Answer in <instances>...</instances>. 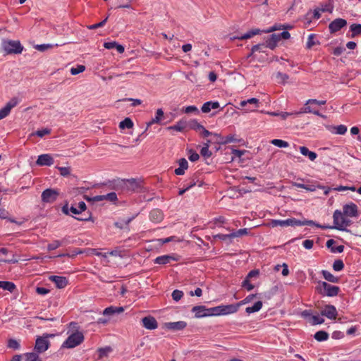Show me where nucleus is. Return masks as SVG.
Listing matches in <instances>:
<instances>
[{
	"label": "nucleus",
	"mask_w": 361,
	"mask_h": 361,
	"mask_svg": "<svg viewBox=\"0 0 361 361\" xmlns=\"http://www.w3.org/2000/svg\"><path fill=\"white\" fill-rule=\"evenodd\" d=\"M279 41V36L274 33L270 35V37L266 40L265 44L267 48L273 50L276 48Z\"/></svg>",
	"instance_id": "obj_24"
},
{
	"label": "nucleus",
	"mask_w": 361,
	"mask_h": 361,
	"mask_svg": "<svg viewBox=\"0 0 361 361\" xmlns=\"http://www.w3.org/2000/svg\"><path fill=\"white\" fill-rule=\"evenodd\" d=\"M184 112L185 114H191V113L197 114L199 112V110L195 106H188L185 108Z\"/></svg>",
	"instance_id": "obj_62"
},
{
	"label": "nucleus",
	"mask_w": 361,
	"mask_h": 361,
	"mask_svg": "<svg viewBox=\"0 0 361 361\" xmlns=\"http://www.w3.org/2000/svg\"><path fill=\"white\" fill-rule=\"evenodd\" d=\"M266 48H267V47L266 46V44H258L254 45L251 49V54H253L255 52H257V51L264 53V52H265L264 49H266Z\"/></svg>",
	"instance_id": "obj_48"
},
{
	"label": "nucleus",
	"mask_w": 361,
	"mask_h": 361,
	"mask_svg": "<svg viewBox=\"0 0 361 361\" xmlns=\"http://www.w3.org/2000/svg\"><path fill=\"white\" fill-rule=\"evenodd\" d=\"M322 275L326 280L330 282H335L338 280L336 276H334L332 274L326 270L322 271Z\"/></svg>",
	"instance_id": "obj_49"
},
{
	"label": "nucleus",
	"mask_w": 361,
	"mask_h": 361,
	"mask_svg": "<svg viewBox=\"0 0 361 361\" xmlns=\"http://www.w3.org/2000/svg\"><path fill=\"white\" fill-rule=\"evenodd\" d=\"M36 164L38 166H50L54 164V159L51 154H43L38 156V158L36 161Z\"/></svg>",
	"instance_id": "obj_20"
},
{
	"label": "nucleus",
	"mask_w": 361,
	"mask_h": 361,
	"mask_svg": "<svg viewBox=\"0 0 361 361\" xmlns=\"http://www.w3.org/2000/svg\"><path fill=\"white\" fill-rule=\"evenodd\" d=\"M347 25V21L343 18H336L329 25V29L331 33H335L341 28Z\"/></svg>",
	"instance_id": "obj_15"
},
{
	"label": "nucleus",
	"mask_w": 361,
	"mask_h": 361,
	"mask_svg": "<svg viewBox=\"0 0 361 361\" xmlns=\"http://www.w3.org/2000/svg\"><path fill=\"white\" fill-rule=\"evenodd\" d=\"M85 70V66H83V65H78L75 68L73 67V68H71V73L73 75H78V74H79L80 73H82Z\"/></svg>",
	"instance_id": "obj_52"
},
{
	"label": "nucleus",
	"mask_w": 361,
	"mask_h": 361,
	"mask_svg": "<svg viewBox=\"0 0 361 361\" xmlns=\"http://www.w3.org/2000/svg\"><path fill=\"white\" fill-rule=\"evenodd\" d=\"M93 200L96 202L107 200L111 202H115L118 200V198H117V195L116 194V192H109L106 195H96L93 197Z\"/></svg>",
	"instance_id": "obj_22"
},
{
	"label": "nucleus",
	"mask_w": 361,
	"mask_h": 361,
	"mask_svg": "<svg viewBox=\"0 0 361 361\" xmlns=\"http://www.w3.org/2000/svg\"><path fill=\"white\" fill-rule=\"evenodd\" d=\"M280 29L281 28L279 27H277L276 25L271 27L270 28H269L267 30H261L258 28H255V29H252V30L248 31L247 32H246L245 34H244L241 36L234 37L233 38L243 40V39H250V38L252 37L253 36L261 34L262 32H274L275 30H280Z\"/></svg>",
	"instance_id": "obj_8"
},
{
	"label": "nucleus",
	"mask_w": 361,
	"mask_h": 361,
	"mask_svg": "<svg viewBox=\"0 0 361 361\" xmlns=\"http://www.w3.org/2000/svg\"><path fill=\"white\" fill-rule=\"evenodd\" d=\"M297 226H314L317 228H321L322 229H327V228H329L328 226L320 225L312 220L300 221L297 219Z\"/></svg>",
	"instance_id": "obj_34"
},
{
	"label": "nucleus",
	"mask_w": 361,
	"mask_h": 361,
	"mask_svg": "<svg viewBox=\"0 0 361 361\" xmlns=\"http://www.w3.org/2000/svg\"><path fill=\"white\" fill-rule=\"evenodd\" d=\"M188 126H189L190 129H192L199 133L202 130V129H203L204 127L202 125L199 123L196 120H192L188 123Z\"/></svg>",
	"instance_id": "obj_44"
},
{
	"label": "nucleus",
	"mask_w": 361,
	"mask_h": 361,
	"mask_svg": "<svg viewBox=\"0 0 361 361\" xmlns=\"http://www.w3.org/2000/svg\"><path fill=\"white\" fill-rule=\"evenodd\" d=\"M322 316H325L329 319H335L338 314L336 308L331 305H326L321 311Z\"/></svg>",
	"instance_id": "obj_18"
},
{
	"label": "nucleus",
	"mask_w": 361,
	"mask_h": 361,
	"mask_svg": "<svg viewBox=\"0 0 361 361\" xmlns=\"http://www.w3.org/2000/svg\"><path fill=\"white\" fill-rule=\"evenodd\" d=\"M149 217L150 221L154 223H159L162 221L164 214L161 210L159 209H154L149 212Z\"/></svg>",
	"instance_id": "obj_23"
},
{
	"label": "nucleus",
	"mask_w": 361,
	"mask_h": 361,
	"mask_svg": "<svg viewBox=\"0 0 361 361\" xmlns=\"http://www.w3.org/2000/svg\"><path fill=\"white\" fill-rule=\"evenodd\" d=\"M314 105V104L306 105L305 104V106L302 109L301 113H311L314 115L323 117V116L319 112V111L316 109Z\"/></svg>",
	"instance_id": "obj_37"
},
{
	"label": "nucleus",
	"mask_w": 361,
	"mask_h": 361,
	"mask_svg": "<svg viewBox=\"0 0 361 361\" xmlns=\"http://www.w3.org/2000/svg\"><path fill=\"white\" fill-rule=\"evenodd\" d=\"M179 167L175 169V173L178 176H181L185 173V171L188 168V163L187 160L182 158L178 161Z\"/></svg>",
	"instance_id": "obj_25"
},
{
	"label": "nucleus",
	"mask_w": 361,
	"mask_h": 361,
	"mask_svg": "<svg viewBox=\"0 0 361 361\" xmlns=\"http://www.w3.org/2000/svg\"><path fill=\"white\" fill-rule=\"evenodd\" d=\"M343 213L345 216L357 217L359 215L357 206L353 202L346 204L343 207Z\"/></svg>",
	"instance_id": "obj_14"
},
{
	"label": "nucleus",
	"mask_w": 361,
	"mask_h": 361,
	"mask_svg": "<svg viewBox=\"0 0 361 361\" xmlns=\"http://www.w3.org/2000/svg\"><path fill=\"white\" fill-rule=\"evenodd\" d=\"M84 341V336L81 332L76 331L71 334L62 343V348H73L79 345Z\"/></svg>",
	"instance_id": "obj_5"
},
{
	"label": "nucleus",
	"mask_w": 361,
	"mask_h": 361,
	"mask_svg": "<svg viewBox=\"0 0 361 361\" xmlns=\"http://www.w3.org/2000/svg\"><path fill=\"white\" fill-rule=\"evenodd\" d=\"M188 159L191 161H196L199 159L200 155L194 150L189 149L188 152Z\"/></svg>",
	"instance_id": "obj_53"
},
{
	"label": "nucleus",
	"mask_w": 361,
	"mask_h": 361,
	"mask_svg": "<svg viewBox=\"0 0 361 361\" xmlns=\"http://www.w3.org/2000/svg\"><path fill=\"white\" fill-rule=\"evenodd\" d=\"M313 245H314V242L312 240L307 239L302 242L303 247L307 250L312 248Z\"/></svg>",
	"instance_id": "obj_64"
},
{
	"label": "nucleus",
	"mask_w": 361,
	"mask_h": 361,
	"mask_svg": "<svg viewBox=\"0 0 361 361\" xmlns=\"http://www.w3.org/2000/svg\"><path fill=\"white\" fill-rule=\"evenodd\" d=\"M249 231L250 229L246 228H240L238 231H233V232H231L232 239L234 238H240L244 235H247L249 234Z\"/></svg>",
	"instance_id": "obj_39"
},
{
	"label": "nucleus",
	"mask_w": 361,
	"mask_h": 361,
	"mask_svg": "<svg viewBox=\"0 0 361 361\" xmlns=\"http://www.w3.org/2000/svg\"><path fill=\"white\" fill-rule=\"evenodd\" d=\"M3 49L7 54H18L22 53L23 47L19 41L7 40L3 43Z\"/></svg>",
	"instance_id": "obj_6"
},
{
	"label": "nucleus",
	"mask_w": 361,
	"mask_h": 361,
	"mask_svg": "<svg viewBox=\"0 0 361 361\" xmlns=\"http://www.w3.org/2000/svg\"><path fill=\"white\" fill-rule=\"evenodd\" d=\"M107 20H108V17H106L104 20H103L102 21H101V22H99L98 23L93 24V25L87 26V28L89 30H94V29H97V28H99V27H102L104 26V25L106 24Z\"/></svg>",
	"instance_id": "obj_56"
},
{
	"label": "nucleus",
	"mask_w": 361,
	"mask_h": 361,
	"mask_svg": "<svg viewBox=\"0 0 361 361\" xmlns=\"http://www.w3.org/2000/svg\"><path fill=\"white\" fill-rule=\"evenodd\" d=\"M200 154L205 158H209L212 156V152L209 149V144H204L200 150Z\"/></svg>",
	"instance_id": "obj_50"
},
{
	"label": "nucleus",
	"mask_w": 361,
	"mask_h": 361,
	"mask_svg": "<svg viewBox=\"0 0 361 361\" xmlns=\"http://www.w3.org/2000/svg\"><path fill=\"white\" fill-rule=\"evenodd\" d=\"M259 274L258 269L250 271L243 281L242 286L247 291L252 290L259 283Z\"/></svg>",
	"instance_id": "obj_4"
},
{
	"label": "nucleus",
	"mask_w": 361,
	"mask_h": 361,
	"mask_svg": "<svg viewBox=\"0 0 361 361\" xmlns=\"http://www.w3.org/2000/svg\"><path fill=\"white\" fill-rule=\"evenodd\" d=\"M262 307V302L257 300L251 306H247L245 308V312L248 314L259 312Z\"/></svg>",
	"instance_id": "obj_29"
},
{
	"label": "nucleus",
	"mask_w": 361,
	"mask_h": 361,
	"mask_svg": "<svg viewBox=\"0 0 361 361\" xmlns=\"http://www.w3.org/2000/svg\"><path fill=\"white\" fill-rule=\"evenodd\" d=\"M259 99L256 98H251L247 100L240 101L239 105L240 107L245 108L247 111H252L255 110V108L259 106Z\"/></svg>",
	"instance_id": "obj_13"
},
{
	"label": "nucleus",
	"mask_w": 361,
	"mask_h": 361,
	"mask_svg": "<svg viewBox=\"0 0 361 361\" xmlns=\"http://www.w3.org/2000/svg\"><path fill=\"white\" fill-rule=\"evenodd\" d=\"M86 204L84 202H80L78 203V207L72 206L70 208V211L74 214H79L82 212H84L86 209Z\"/></svg>",
	"instance_id": "obj_38"
},
{
	"label": "nucleus",
	"mask_w": 361,
	"mask_h": 361,
	"mask_svg": "<svg viewBox=\"0 0 361 361\" xmlns=\"http://www.w3.org/2000/svg\"><path fill=\"white\" fill-rule=\"evenodd\" d=\"M49 281L53 282L55 286L59 289L65 288L68 283V281L66 277L61 276H50L49 277Z\"/></svg>",
	"instance_id": "obj_19"
},
{
	"label": "nucleus",
	"mask_w": 361,
	"mask_h": 361,
	"mask_svg": "<svg viewBox=\"0 0 361 361\" xmlns=\"http://www.w3.org/2000/svg\"><path fill=\"white\" fill-rule=\"evenodd\" d=\"M163 116H164V111H162V109H157V112H156L155 117L154 118H152V120L147 123V127H149V126H151L153 123H159V121H161Z\"/></svg>",
	"instance_id": "obj_42"
},
{
	"label": "nucleus",
	"mask_w": 361,
	"mask_h": 361,
	"mask_svg": "<svg viewBox=\"0 0 361 361\" xmlns=\"http://www.w3.org/2000/svg\"><path fill=\"white\" fill-rule=\"evenodd\" d=\"M188 127V122L185 119H180L175 125L169 126V130H173L178 132L183 131Z\"/></svg>",
	"instance_id": "obj_28"
},
{
	"label": "nucleus",
	"mask_w": 361,
	"mask_h": 361,
	"mask_svg": "<svg viewBox=\"0 0 361 361\" xmlns=\"http://www.w3.org/2000/svg\"><path fill=\"white\" fill-rule=\"evenodd\" d=\"M18 104L17 98H12L6 106L0 109V120L6 118L9 114L11 110Z\"/></svg>",
	"instance_id": "obj_12"
},
{
	"label": "nucleus",
	"mask_w": 361,
	"mask_h": 361,
	"mask_svg": "<svg viewBox=\"0 0 361 361\" xmlns=\"http://www.w3.org/2000/svg\"><path fill=\"white\" fill-rule=\"evenodd\" d=\"M7 346L13 350H19L20 348V343L14 338L8 339Z\"/></svg>",
	"instance_id": "obj_47"
},
{
	"label": "nucleus",
	"mask_w": 361,
	"mask_h": 361,
	"mask_svg": "<svg viewBox=\"0 0 361 361\" xmlns=\"http://www.w3.org/2000/svg\"><path fill=\"white\" fill-rule=\"evenodd\" d=\"M350 31L351 32V35H347V37L350 38H354L356 36L361 35V24H352L350 26Z\"/></svg>",
	"instance_id": "obj_33"
},
{
	"label": "nucleus",
	"mask_w": 361,
	"mask_h": 361,
	"mask_svg": "<svg viewBox=\"0 0 361 361\" xmlns=\"http://www.w3.org/2000/svg\"><path fill=\"white\" fill-rule=\"evenodd\" d=\"M345 216L340 210H336L334 213V226H328V228L337 229L339 231H346L345 227L349 226L351 224V221L348 219Z\"/></svg>",
	"instance_id": "obj_2"
},
{
	"label": "nucleus",
	"mask_w": 361,
	"mask_h": 361,
	"mask_svg": "<svg viewBox=\"0 0 361 361\" xmlns=\"http://www.w3.org/2000/svg\"><path fill=\"white\" fill-rule=\"evenodd\" d=\"M171 261H178V258L174 255H166L157 257L154 259V263L159 264H167Z\"/></svg>",
	"instance_id": "obj_21"
},
{
	"label": "nucleus",
	"mask_w": 361,
	"mask_h": 361,
	"mask_svg": "<svg viewBox=\"0 0 361 361\" xmlns=\"http://www.w3.org/2000/svg\"><path fill=\"white\" fill-rule=\"evenodd\" d=\"M124 310L123 307H114L110 306L105 308L103 311V314L104 316H111L116 314H119Z\"/></svg>",
	"instance_id": "obj_27"
},
{
	"label": "nucleus",
	"mask_w": 361,
	"mask_h": 361,
	"mask_svg": "<svg viewBox=\"0 0 361 361\" xmlns=\"http://www.w3.org/2000/svg\"><path fill=\"white\" fill-rule=\"evenodd\" d=\"M133 126V122L130 118H126L123 121H121L119 123V128L121 129L125 128H132Z\"/></svg>",
	"instance_id": "obj_43"
},
{
	"label": "nucleus",
	"mask_w": 361,
	"mask_h": 361,
	"mask_svg": "<svg viewBox=\"0 0 361 361\" xmlns=\"http://www.w3.org/2000/svg\"><path fill=\"white\" fill-rule=\"evenodd\" d=\"M0 288H2L4 290H7L10 293L18 292V290L16 289V286L14 283L11 281H0Z\"/></svg>",
	"instance_id": "obj_26"
},
{
	"label": "nucleus",
	"mask_w": 361,
	"mask_h": 361,
	"mask_svg": "<svg viewBox=\"0 0 361 361\" xmlns=\"http://www.w3.org/2000/svg\"><path fill=\"white\" fill-rule=\"evenodd\" d=\"M214 238L219 239V240H221L223 241H226L227 240H231V239H232L231 233L229 234H221V233L216 234V235H214Z\"/></svg>",
	"instance_id": "obj_54"
},
{
	"label": "nucleus",
	"mask_w": 361,
	"mask_h": 361,
	"mask_svg": "<svg viewBox=\"0 0 361 361\" xmlns=\"http://www.w3.org/2000/svg\"><path fill=\"white\" fill-rule=\"evenodd\" d=\"M141 323L142 326L147 330H154L158 327V323L156 319L151 315L143 317L141 319Z\"/></svg>",
	"instance_id": "obj_11"
},
{
	"label": "nucleus",
	"mask_w": 361,
	"mask_h": 361,
	"mask_svg": "<svg viewBox=\"0 0 361 361\" xmlns=\"http://www.w3.org/2000/svg\"><path fill=\"white\" fill-rule=\"evenodd\" d=\"M54 45L50 44H38L35 47L36 49L40 51H44L49 48H52Z\"/></svg>",
	"instance_id": "obj_60"
},
{
	"label": "nucleus",
	"mask_w": 361,
	"mask_h": 361,
	"mask_svg": "<svg viewBox=\"0 0 361 361\" xmlns=\"http://www.w3.org/2000/svg\"><path fill=\"white\" fill-rule=\"evenodd\" d=\"M329 130L334 134L344 135L347 132V126L342 124L330 127Z\"/></svg>",
	"instance_id": "obj_35"
},
{
	"label": "nucleus",
	"mask_w": 361,
	"mask_h": 361,
	"mask_svg": "<svg viewBox=\"0 0 361 361\" xmlns=\"http://www.w3.org/2000/svg\"><path fill=\"white\" fill-rule=\"evenodd\" d=\"M271 143L278 147H288L289 146L288 142L279 139H274L271 141Z\"/></svg>",
	"instance_id": "obj_46"
},
{
	"label": "nucleus",
	"mask_w": 361,
	"mask_h": 361,
	"mask_svg": "<svg viewBox=\"0 0 361 361\" xmlns=\"http://www.w3.org/2000/svg\"><path fill=\"white\" fill-rule=\"evenodd\" d=\"M203 184V181L198 179L197 176L193 175L188 182L184 185L186 186L188 190L193 188L195 185L201 187Z\"/></svg>",
	"instance_id": "obj_31"
},
{
	"label": "nucleus",
	"mask_w": 361,
	"mask_h": 361,
	"mask_svg": "<svg viewBox=\"0 0 361 361\" xmlns=\"http://www.w3.org/2000/svg\"><path fill=\"white\" fill-rule=\"evenodd\" d=\"M317 288L320 293H338L339 288L336 286L329 284L326 282H319Z\"/></svg>",
	"instance_id": "obj_9"
},
{
	"label": "nucleus",
	"mask_w": 361,
	"mask_h": 361,
	"mask_svg": "<svg viewBox=\"0 0 361 361\" xmlns=\"http://www.w3.org/2000/svg\"><path fill=\"white\" fill-rule=\"evenodd\" d=\"M58 170L62 176H68L71 173V170L68 167H58Z\"/></svg>",
	"instance_id": "obj_63"
},
{
	"label": "nucleus",
	"mask_w": 361,
	"mask_h": 361,
	"mask_svg": "<svg viewBox=\"0 0 361 361\" xmlns=\"http://www.w3.org/2000/svg\"><path fill=\"white\" fill-rule=\"evenodd\" d=\"M326 100H317L314 99H308L306 102V105L309 104H314V105H324L326 104Z\"/></svg>",
	"instance_id": "obj_57"
},
{
	"label": "nucleus",
	"mask_w": 361,
	"mask_h": 361,
	"mask_svg": "<svg viewBox=\"0 0 361 361\" xmlns=\"http://www.w3.org/2000/svg\"><path fill=\"white\" fill-rule=\"evenodd\" d=\"M329 334L324 330L317 331L314 335V338L318 342L326 341L329 339Z\"/></svg>",
	"instance_id": "obj_36"
},
{
	"label": "nucleus",
	"mask_w": 361,
	"mask_h": 361,
	"mask_svg": "<svg viewBox=\"0 0 361 361\" xmlns=\"http://www.w3.org/2000/svg\"><path fill=\"white\" fill-rule=\"evenodd\" d=\"M293 185L296 187V188L305 189L306 190H309V191L314 190V189L312 188V186L307 185H305V184H302V183H293Z\"/></svg>",
	"instance_id": "obj_58"
},
{
	"label": "nucleus",
	"mask_w": 361,
	"mask_h": 361,
	"mask_svg": "<svg viewBox=\"0 0 361 361\" xmlns=\"http://www.w3.org/2000/svg\"><path fill=\"white\" fill-rule=\"evenodd\" d=\"M59 194L60 192L58 189L47 188L42 192V202L43 203L52 204L56 201Z\"/></svg>",
	"instance_id": "obj_7"
},
{
	"label": "nucleus",
	"mask_w": 361,
	"mask_h": 361,
	"mask_svg": "<svg viewBox=\"0 0 361 361\" xmlns=\"http://www.w3.org/2000/svg\"><path fill=\"white\" fill-rule=\"evenodd\" d=\"M54 336V334H44L42 336H38L35 341L34 350L38 354L44 353L50 345L49 338H53Z\"/></svg>",
	"instance_id": "obj_3"
},
{
	"label": "nucleus",
	"mask_w": 361,
	"mask_h": 361,
	"mask_svg": "<svg viewBox=\"0 0 361 361\" xmlns=\"http://www.w3.org/2000/svg\"><path fill=\"white\" fill-rule=\"evenodd\" d=\"M271 225L273 227L297 226V219L295 218H290L285 220H272Z\"/></svg>",
	"instance_id": "obj_17"
},
{
	"label": "nucleus",
	"mask_w": 361,
	"mask_h": 361,
	"mask_svg": "<svg viewBox=\"0 0 361 361\" xmlns=\"http://www.w3.org/2000/svg\"><path fill=\"white\" fill-rule=\"evenodd\" d=\"M24 356L25 361H42L36 352L26 353Z\"/></svg>",
	"instance_id": "obj_41"
},
{
	"label": "nucleus",
	"mask_w": 361,
	"mask_h": 361,
	"mask_svg": "<svg viewBox=\"0 0 361 361\" xmlns=\"http://www.w3.org/2000/svg\"><path fill=\"white\" fill-rule=\"evenodd\" d=\"M237 305H221L216 307L207 308L204 305L194 306L191 312L195 318H203L207 317L225 316L235 313Z\"/></svg>",
	"instance_id": "obj_1"
},
{
	"label": "nucleus",
	"mask_w": 361,
	"mask_h": 361,
	"mask_svg": "<svg viewBox=\"0 0 361 361\" xmlns=\"http://www.w3.org/2000/svg\"><path fill=\"white\" fill-rule=\"evenodd\" d=\"M112 351V348L110 346H106L104 348H100L97 350L98 357L102 359L106 357Z\"/></svg>",
	"instance_id": "obj_40"
},
{
	"label": "nucleus",
	"mask_w": 361,
	"mask_h": 361,
	"mask_svg": "<svg viewBox=\"0 0 361 361\" xmlns=\"http://www.w3.org/2000/svg\"><path fill=\"white\" fill-rule=\"evenodd\" d=\"M316 44L317 42L314 41V35L313 34L310 35L307 38V47L310 49Z\"/></svg>",
	"instance_id": "obj_59"
},
{
	"label": "nucleus",
	"mask_w": 361,
	"mask_h": 361,
	"mask_svg": "<svg viewBox=\"0 0 361 361\" xmlns=\"http://www.w3.org/2000/svg\"><path fill=\"white\" fill-rule=\"evenodd\" d=\"M299 149L302 155L307 157L311 161H314L317 157V154L314 152L310 151L309 149L305 146L300 147Z\"/></svg>",
	"instance_id": "obj_32"
},
{
	"label": "nucleus",
	"mask_w": 361,
	"mask_h": 361,
	"mask_svg": "<svg viewBox=\"0 0 361 361\" xmlns=\"http://www.w3.org/2000/svg\"><path fill=\"white\" fill-rule=\"evenodd\" d=\"M61 247V243H59V240H53L51 243L47 245V250L49 251L54 250L57 249L58 247Z\"/></svg>",
	"instance_id": "obj_55"
},
{
	"label": "nucleus",
	"mask_w": 361,
	"mask_h": 361,
	"mask_svg": "<svg viewBox=\"0 0 361 361\" xmlns=\"http://www.w3.org/2000/svg\"><path fill=\"white\" fill-rule=\"evenodd\" d=\"M344 267V264L341 259L335 260L333 264V269L334 271H340Z\"/></svg>",
	"instance_id": "obj_51"
},
{
	"label": "nucleus",
	"mask_w": 361,
	"mask_h": 361,
	"mask_svg": "<svg viewBox=\"0 0 361 361\" xmlns=\"http://www.w3.org/2000/svg\"><path fill=\"white\" fill-rule=\"evenodd\" d=\"M51 133V130L48 128H44L36 131L35 135L39 137H44L45 135H48Z\"/></svg>",
	"instance_id": "obj_61"
},
{
	"label": "nucleus",
	"mask_w": 361,
	"mask_h": 361,
	"mask_svg": "<svg viewBox=\"0 0 361 361\" xmlns=\"http://www.w3.org/2000/svg\"><path fill=\"white\" fill-rule=\"evenodd\" d=\"M219 107V103L218 102H207L202 105L201 110L203 113H209L212 109H216Z\"/></svg>",
	"instance_id": "obj_30"
},
{
	"label": "nucleus",
	"mask_w": 361,
	"mask_h": 361,
	"mask_svg": "<svg viewBox=\"0 0 361 361\" xmlns=\"http://www.w3.org/2000/svg\"><path fill=\"white\" fill-rule=\"evenodd\" d=\"M255 296H256V295H248L243 300H241L240 302H237V303L229 304L228 305H237V311H238L239 307L242 305L250 302Z\"/></svg>",
	"instance_id": "obj_45"
},
{
	"label": "nucleus",
	"mask_w": 361,
	"mask_h": 361,
	"mask_svg": "<svg viewBox=\"0 0 361 361\" xmlns=\"http://www.w3.org/2000/svg\"><path fill=\"white\" fill-rule=\"evenodd\" d=\"M187 326V322L185 321L170 322L165 323V327L173 331L183 330Z\"/></svg>",
	"instance_id": "obj_16"
},
{
	"label": "nucleus",
	"mask_w": 361,
	"mask_h": 361,
	"mask_svg": "<svg viewBox=\"0 0 361 361\" xmlns=\"http://www.w3.org/2000/svg\"><path fill=\"white\" fill-rule=\"evenodd\" d=\"M302 316L305 319H309L310 323L312 326L322 324L324 322V319L322 315H312L310 310L302 312Z\"/></svg>",
	"instance_id": "obj_10"
}]
</instances>
